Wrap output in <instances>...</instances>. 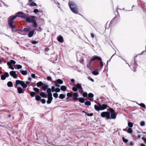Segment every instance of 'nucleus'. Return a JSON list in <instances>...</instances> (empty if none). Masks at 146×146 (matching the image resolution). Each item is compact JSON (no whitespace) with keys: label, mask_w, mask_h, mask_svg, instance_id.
<instances>
[{"label":"nucleus","mask_w":146,"mask_h":146,"mask_svg":"<svg viewBox=\"0 0 146 146\" xmlns=\"http://www.w3.org/2000/svg\"><path fill=\"white\" fill-rule=\"evenodd\" d=\"M69 6L72 11L74 13L77 14L78 11L76 4L72 1L69 2Z\"/></svg>","instance_id":"obj_1"},{"label":"nucleus","mask_w":146,"mask_h":146,"mask_svg":"<svg viewBox=\"0 0 146 146\" xmlns=\"http://www.w3.org/2000/svg\"><path fill=\"white\" fill-rule=\"evenodd\" d=\"M94 107L95 109L97 111L102 110L106 109L107 107V106L106 104L102 105L99 104L98 105L96 104L95 105Z\"/></svg>","instance_id":"obj_2"},{"label":"nucleus","mask_w":146,"mask_h":146,"mask_svg":"<svg viewBox=\"0 0 146 146\" xmlns=\"http://www.w3.org/2000/svg\"><path fill=\"white\" fill-rule=\"evenodd\" d=\"M16 17V16H11L9 17V19L8 24L10 27L14 28L15 27L14 25H13V23L14 22L13 20Z\"/></svg>","instance_id":"obj_3"},{"label":"nucleus","mask_w":146,"mask_h":146,"mask_svg":"<svg viewBox=\"0 0 146 146\" xmlns=\"http://www.w3.org/2000/svg\"><path fill=\"white\" fill-rule=\"evenodd\" d=\"M36 17L35 16H30L28 17L27 15V17L25 18L26 20L28 23H31L35 21L36 20L35 19Z\"/></svg>","instance_id":"obj_4"},{"label":"nucleus","mask_w":146,"mask_h":146,"mask_svg":"<svg viewBox=\"0 0 146 146\" xmlns=\"http://www.w3.org/2000/svg\"><path fill=\"white\" fill-rule=\"evenodd\" d=\"M101 115L102 117H106L108 119H111L110 113L108 111L102 112L101 113Z\"/></svg>","instance_id":"obj_5"},{"label":"nucleus","mask_w":146,"mask_h":146,"mask_svg":"<svg viewBox=\"0 0 146 146\" xmlns=\"http://www.w3.org/2000/svg\"><path fill=\"white\" fill-rule=\"evenodd\" d=\"M27 14H25L23 12H19L16 15L14 16H16V17H18L25 19V18L27 17Z\"/></svg>","instance_id":"obj_6"},{"label":"nucleus","mask_w":146,"mask_h":146,"mask_svg":"<svg viewBox=\"0 0 146 146\" xmlns=\"http://www.w3.org/2000/svg\"><path fill=\"white\" fill-rule=\"evenodd\" d=\"M96 60H101V58L99 56L95 55L92 57L90 60L92 62Z\"/></svg>","instance_id":"obj_7"},{"label":"nucleus","mask_w":146,"mask_h":146,"mask_svg":"<svg viewBox=\"0 0 146 146\" xmlns=\"http://www.w3.org/2000/svg\"><path fill=\"white\" fill-rule=\"evenodd\" d=\"M9 76V73L7 72H5L4 75H2L1 76V79L3 80H5L6 77H8Z\"/></svg>","instance_id":"obj_8"},{"label":"nucleus","mask_w":146,"mask_h":146,"mask_svg":"<svg viewBox=\"0 0 146 146\" xmlns=\"http://www.w3.org/2000/svg\"><path fill=\"white\" fill-rule=\"evenodd\" d=\"M92 62L90 60L87 65V67L90 70H92L93 69V68L92 66Z\"/></svg>","instance_id":"obj_9"},{"label":"nucleus","mask_w":146,"mask_h":146,"mask_svg":"<svg viewBox=\"0 0 146 146\" xmlns=\"http://www.w3.org/2000/svg\"><path fill=\"white\" fill-rule=\"evenodd\" d=\"M10 75L12 76L14 78H17V76L16 75L15 72L14 71H11L10 72Z\"/></svg>","instance_id":"obj_10"},{"label":"nucleus","mask_w":146,"mask_h":146,"mask_svg":"<svg viewBox=\"0 0 146 146\" xmlns=\"http://www.w3.org/2000/svg\"><path fill=\"white\" fill-rule=\"evenodd\" d=\"M48 99L47 102L48 104H50L51 103L52 100V95L48 96Z\"/></svg>","instance_id":"obj_11"},{"label":"nucleus","mask_w":146,"mask_h":146,"mask_svg":"<svg viewBox=\"0 0 146 146\" xmlns=\"http://www.w3.org/2000/svg\"><path fill=\"white\" fill-rule=\"evenodd\" d=\"M17 90L19 94H22L24 92V90H23L21 87H18L17 88Z\"/></svg>","instance_id":"obj_12"},{"label":"nucleus","mask_w":146,"mask_h":146,"mask_svg":"<svg viewBox=\"0 0 146 146\" xmlns=\"http://www.w3.org/2000/svg\"><path fill=\"white\" fill-rule=\"evenodd\" d=\"M46 92L47 93V96L52 95L51 93V90L50 88H48L47 89Z\"/></svg>","instance_id":"obj_13"},{"label":"nucleus","mask_w":146,"mask_h":146,"mask_svg":"<svg viewBox=\"0 0 146 146\" xmlns=\"http://www.w3.org/2000/svg\"><path fill=\"white\" fill-rule=\"evenodd\" d=\"M78 96V94L77 93L75 92L73 94L74 100H76L77 99V97Z\"/></svg>","instance_id":"obj_14"},{"label":"nucleus","mask_w":146,"mask_h":146,"mask_svg":"<svg viewBox=\"0 0 146 146\" xmlns=\"http://www.w3.org/2000/svg\"><path fill=\"white\" fill-rule=\"evenodd\" d=\"M7 65L9 66V68L11 69L12 70H14V68L13 66L11 64V62H7Z\"/></svg>","instance_id":"obj_15"},{"label":"nucleus","mask_w":146,"mask_h":146,"mask_svg":"<svg viewBox=\"0 0 146 146\" xmlns=\"http://www.w3.org/2000/svg\"><path fill=\"white\" fill-rule=\"evenodd\" d=\"M110 116L111 118L115 119L116 117V115L114 113H111Z\"/></svg>","instance_id":"obj_16"},{"label":"nucleus","mask_w":146,"mask_h":146,"mask_svg":"<svg viewBox=\"0 0 146 146\" xmlns=\"http://www.w3.org/2000/svg\"><path fill=\"white\" fill-rule=\"evenodd\" d=\"M58 41L60 42H63L64 40L63 37L61 36H60L58 37Z\"/></svg>","instance_id":"obj_17"},{"label":"nucleus","mask_w":146,"mask_h":146,"mask_svg":"<svg viewBox=\"0 0 146 146\" xmlns=\"http://www.w3.org/2000/svg\"><path fill=\"white\" fill-rule=\"evenodd\" d=\"M23 82V81L17 80L16 81V87H17L18 85L20 84L21 85Z\"/></svg>","instance_id":"obj_18"},{"label":"nucleus","mask_w":146,"mask_h":146,"mask_svg":"<svg viewBox=\"0 0 146 146\" xmlns=\"http://www.w3.org/2000/svg\"><path fill=\"white\" fill-rule=\"evenodd\" d=\"M76 86V87L77 88H78L79 89H80L81 90V91H82V86H81V85L79 84H78Z\"/></svg>","instance_id":"obj_19"},{"label":"nucleus","mask_w":146,"mask_h":146,"mask_svg":"<svg viewBox=\"0 0 146 146\" xmlns=\"http://www.w3.org/2000/svg\"><path fill=\"white\" fill-rule=\"evenodd\" d=\"M43 84V83L42 82L40 81L37 83L36 86L37 87H39V86H42Z\"/></svg>","instance_id":"obj_20"},{"label":"nucleus","mask_w":146,"mask_h":146,"mask_svg":"<svg viewBox=\"0 0 146 146\" xmlns=\"http://www.w3.org/2000/svg\"><path fill=\"white\" fill-rule=\"evenodd\" d=\"M66 95L63 94H61L60 95L59 98L61 99H63L65 97Z\"/></svg>","instance_id":"obj_21"},{"label":"nucleus","mask_w":146,"mask_h":146,"mask_svg":"<svg viewBox=\"0 0 146 146\" xmlns=\"http://www.w3.org/2000/svg\"><path fill=\"white\" fill-rule=\"evenodd\" d=\"M60 89L62 90L65 91L66 89V87L64 86H62L60 87Z\"/></svg>","instance_id":"obj_22"},{"label":"nucleus","mask_w":146,"mask_h":146,"mask_svg":"<svg viewBox=\"0 0 146 146\" xmlns=\"http://www.w3.org/2000/svg\"><path fill=\"white\" fill-rule=\"evenodd\" d=\"M34 33V31H30L28 34V36L29 37H32L33 36Z\"/></svg>","instance_id":"obj_23"},{"label":"nucleus","mask_w":146,"mask_h":146,"mask_svg":"<svg viewBox=\"0 0 146 146\" xmlns=\"http://www.w3.org/2000/svg\"><path fill=\"white\" fill-rule=\"evenodd\" d=\"M21 86L24 88H26L27 87V84L25 83L23 81L22 84H21Z\"/></svg>","instance_id":"obj_24"},{"label":"nucleus","mask_w":146,"mask_h":146,"mask_svg":"<svg viewBox=\"0 0 146 146\" xmlns=\"http://www.w3.org/2000/svg\"><path fill=\"white\" fill-rule=\"evenodd\" d=\"M8 86L9 87H12L13 86V84L12 82L11 81L9 82L7 84Z\"/></svg>","instance_id":"obj_25"},{"label":"nucleus","mask_w":146,"mask_h":146,"mask_svg":"<svg viewBox=\"0 0 146 146\" xmlns=\"http://www.w3.org/2000/svg\"><path fill=\"white\" fill-rule=\"evenodd\" d=\"M79 101L82 103H83L84 102V99L83 98H78Z\"/></svg>","instance_id":"obj_26"},{"label":"nucleus","mask_w":146,"mask_h":146,"mask_svg":"<svg viewBox=\"0 0 146 146\" xmlns=\"http://www.w3.org/2000/svg\"><path fill=\"white\" fill-rule=\"evenodd\" d=\"M29 5L30 6H35L37 5V4L34 2H32L30 3L29 4Z\"/></svg>","instance_id":"obj_27"},{"label":"nucleus","mask_w":146,"mask_h":146,"mask_svg":"<svg viewBox=\"0 0 146 146\" xmlns=\"http://www.w3.org/2000/svg\"><path fill=\"white\" fill-rule=\"evenodd\" d=\"M56 82L59 84H62L63 83V81L60 79H58L56 80Z\"/></svg>","instance_id":"obj_28"},{"label":"nucleus","mask_w":146,"mask_h":146,"mask_svg":"<svg viewBox=\"0 0 146 146\" xmlns=\"http://www.w3.org/2000/svg\"><path fill=\"white\" fill-rule=\"evenodd\" d=\"M48 88V86L46 84H43L42 86V88L43 89H47Z\"/></svg>","instance_id":"obj_29"},{"label":"nucleus","mask_w":146,"mask_h":146,"mask_svg":"<svg viewBox=\"0 0 146 146\" xmlns=\"http://www.w3.org/2000/svg\"><path fill=\"white\" fill-rule=\"evenodd\" d=\"M82 112H83L85 113L88 116H93V114L92 113H88L84 111H83Z\"/></svg>","instance_id":"obj_30"},{"label":"nucleus","mask_w":146,"mask_h":146,"mask_svg":"<svg viewBox=\"0 0 146 146\" xmlns=\"http://www.w3.org/2000/svg\"><path fill=\"white\" fill-rule=\"evenodd\" d=\"M92 74L94 75H97L99 74V73L97 71L94 70L92 72Z\"/></svg>","instance_id":"obj_31"},{"label":"nucleus","mask_w":146,"mask_h":146,"mask_svg":"<svg viewBox=\"0 0 146 146\" xmlns=\"http://www.w3.org/2000/svg\"><path fill=\"white\" fill-rule=\"evenodd\" d=\"M40 96L42 97H46V94L44 92H42L40 94Z\"/></svg>","instance_id":"obj_32"},{"label":"nucleus","mask_w":146,"mask_h":146,"mask_svg":"<svg viewBox=\"0 0 146 146\" xmlns=\"http://www.w3.org/2000/svg\"><path fill=\"white\" fill-rule=\"evenodd\" d=\"M127 131L128 133H130L131 134H132L133 132L131 128H129Z\"/></svg>","instance_id":"obj_33"},{"label":"nucleus","mask_w":146,"mask_h":146,"mask_svg":"<svg viewBox=\"0 0 146 146\" xmlns=\"http://www.w3.org/2000/svg\"><path fill=\"white\" fill-rule=\"evenodd\" d=\"M33 26L34 27H36L37 26V25L36 21V20H35V21L33 22Z\"/></svg>","instance_id":"obj_34"},{"label":"nucleus","mask_w":146,"mask_h":146,"mask_svg":"<svg viewBox=\"0 0 146 146\" xmlns=\"http://www.w3.org/2000/svg\"><path fill=\"white\" fill-rule=\"evenodd\" d=\"M99 61H100V68H102L104 64L103 62L102 61V59H101V60H100Z\"/></svg>","instance_id":"obj_35"},{"label":"nucleus","mask_w":146,"mask_h":146,"mask_svg":"<svg viewBox=\"0 0 146 146\" xmlns=\"http://www.w3.org/2000/svg\"><path fill=\"white\" fill-rule=\"evenodd\" d=\"M128 126L130 127H132L133 126V124L131 122L128 123Z\"/></svg>","instance_id":"obj_36"},{"label":"nucleus","mask_w":146,"mask_h":146,"mask_svg":"<svg viewBox=\"0 0 146 146\" xmlns=\"http://www.w3.org/2000/svg\"><path fill=\"white\" fill-rule=\"evenodd\" d=\"M85 104L86 105L90 106L91 105V102H90L88 101L86 102L85 103Z\"/></svg>","instance_id":"obj_37"},{"label":"nucleus","mask_w":146,"mask_h":146,"mask_svg":"<svg viewBox=\"0 0 146 146\" xmlns=\"http://www.w3.org/2000/svg\"><path fill=\"white\" fill-rule=\"evenodd\" d=\"M22 74L24 75H26L27 74V73L26 71L24 70H21Z\"/></svg>","instance_id":"obj_38"},{"label":"nucleus","mask_w":146,"mask_h":146,"mask_svg":"<svg viewBox=\"0 0 146 146\" xmlns=\"http://www.w3.org/2000/svg\"><path fill=\"white\" fill-rule=\"evenodd\" d=\"M139 105L141 106L144 108H145V106L144 104L141 103L140 104H139Z\"/></svg>","instance_id":"obj_39"},{"label":"nucleus","mask_w":146,"mask_h":146,"mask_svg":"<svg viewBox=\"0 0 146 146\" xmlns=\"http://www.w3.org/2000/svg\"><path fill=\"white\" fill-rule=\"evenodd\" d=\"M33 90L36 92H39V89L37 88H33Z\"/></svg>","instance_id":"obj_40"},{"label":"nucleus","mask_w":146,"mask_h":146,"mask_svg":"<svg viewBox=\"0 0 146 146\" xmlns=\"http://www.w3.org/2000/svg\"><path fill=\"white\" fill-rule=\"evenodd\" d=\"M53 96L54 98H57L58 96V94L56 93H54L53 94Z\"/></svg>","instance_id":"obj_41"},{"label":"nucleus","mask_w":146,"mask_h":146,"mask_svg":"<svg viewBox=\"0 0 146 146\" xmlns=\"http://www.w3.org/2000/svg\"><path fill=\"white\" fill-rule=\"evenodd\" d=\"M36 100L37 101L39 100L40 99V97L39 96H36Z\"/></svg>","instance_id":"obj_42"},{"label":"nucleus","mask_w":146,"mask_h":146,"mask_svg":"<svg viewBox=\"0 0 146 146\" xmlns=\"http://www.w3.org/2000/svg\"><path fill=\"white\" fill-rule=\"evenodd\" d=\"M94 95L92 93H90L88 94V96L89 97L92 98L94 96Z\"/></svg>","instance_id":"obj_43"},{"label":"nucleus","mask_w":146,"mask_h":146,"mask_svg":"<svg viewBox=\"0 0 146 146\" xmlns=\"http://www.w3.org/2000/svg\"><path fill=\"white\" fill-rule=\"evenodd\" d=\"M140 125L141 126H143L145 125V122L144 121H142L140 122Z\"/></svg>","instance_id":"obj_44"},{"label":"nucleus","mask_w":146,"mask_h":146,"mask_svg":"<svg viewBox=\"0 0 146 146\" xmlns=\"http://www.w3.org/2000/svg\"><path fill=\"white\" fill-rule=\"evenodd\" d=\"M35 94V93L34 92H31L30 93V95L32 97H34Z\"/></svg>","instance_id":"obj_45"},{"label":"nucleus","mask_w":146,"mask_h":146,"mask_svg":"<svg viewBox=\"0 0 146 146\" xmlns=\"http://www.w3.org/2000/svg\"><path fill=\"white\" fill-rule=\"evenodd\" d=\"M82 95L84 97H86L88 96V94L86 92H85L83 93Z\"/></svg>","instance_id":"obj_46"},{"label":"nucleus","mask_w":146,"mask_h":146,"mask_svg":"<svg viewBox=\"0 0 146 146\" xmlns=\"http://www.w3.org/2000/svg\"><path fill=\"white\" fill-rule=\"evenodd\" d=\"M122 140L125 143H126L128 141V140L126 139H125L124 137L122 138Z\"/></svg>","instance_id":"obj_47"},{"label":"nucleus","mask_w":146,"mask_h":146,"mask_svg":"<svg viewBox=\"0 0 146 146\" xmlns=\"http://www.w3.org/2000/svg\"><path fill=\"white\" fill-rule=\"evenodd\" d=\"M60 90L59 88H56L55 89V92H60Z\"/></svg>","instance_id":"obj_48"},{"label":"nucleus","mask_w":146,"mask_h":146,"mask_svg":"<svg viewBox=\"0 0 146 146\" xmlns=\"http://www.w3.org/2000/svg\"><path fill=\"white\" fill-rule=\"evenodd\" d=\"M16 66L18 69H20L22 68V66L20 65H16Z\"/></svg>","instance_id":"obj_49"},{"label":"nucleus","mask_w":146,"mask_h":146,"mask_svg":"<svg viewBox=\"0 0 146 146\" xmlns=\"http://www.w3.org/2000/svg\"><path fill=\"white\" fill-rule=\"evenodd\" d=\"M72 90L73 91L76 92L77 91V88L76 87H74L72 88Z\"/></svg>","instance_id":"obj_50"},{"label":"nucleus","mask_w":146,"mask_h":146,"mask_svg":"<svg viewBox=\"0 0 146 146\" xmlns=\"http://www.w3.org/2000/svg\"><path fill=\"white\" fill-rule=\"evenodd\" d=\"M55 89L56 88H55L54 86H52L51 90L52 92H54L55 91Z\"/></svg>","instance_id":"obj_51"},{"label":"nucleus","mask_w":146,"mask_h":146,"mask_svg":"<svg viewBox=\"0 0 146 146\" xmlns=\"http://www.w3.org/2000/svg\"><path fill=\"white\" fill-rule=\"evenodd\" d=\"M33 12L35 13H36L39 12V11L38 9H35L33 10Z\"/></svg>","instance_id":"obj_52"},{"label":"nucleus","mask_w":146,"mask_h":146,"mask_svg":"<svg viewBox=\"0 0 146 146\" xmlns=\"http://www.w3.org/2000/svg\"><path fill=\"white\" fill-rule=\"evenodd\" d=\"M67 96H68V97H71L72 96V95L70 93L68 92V93H67Z\"/></svg>","instance_id":"obj_53"},{"label":"nucleus","mask_w":146,"mask_h":146,"mask_svg":"<svg viewBox=\"0 0 146 146\" xmlns=\"http://www.w3.org/2000/svg\"><path fill=\"white\" fill-rule=\"evenodd\" d=\"M11 62V64H14L16 63V62L14 60H10V62Z\"/></svg>","instance_id":"obj_54"},{"label":"nucleus","mask_w":146,"mask_h":146,"mask_svg":"<svg viewBox=\"0 0 146 146\" xmlns=\"http://www.w3.org/2000/svg\"><path fill=\"white\" fill-rule=\"evenodd\" d=\"M109 111L111 112V113H114V110L111 108H110L109 109Z\"/></svg>","instance_id":"obj_55"},{"label":"nucleus","mask_w":146,"mask_h":146,"mask_svg":"<svg viewBox=\"0 0 146 146\" xmlns=\"http://www.w3.org/2000/svg\"><path fill=\"white\" fill-rule=\"evenodd\" d=\"M128 144L130 146H133V142H129Z\"/></svg>","instance_id":"obj_56"},{"label":"nucleus","mask_w":146,"mask_h":146,"mask_svg":"<svg viewBox=\"0 0 146 146\" xmlns=\"http://www.w3.org/2000/svg\"><path fill=\"white\" fill-rule=\"evenodd\" d=\"M42 29L40 27H39L38 28V29H36V31H39V32L41 31H42Z\"/></svg>","instance_id":"obj_57"},{"label":"nucleus","mask_w":146,"mask_h":146,"mask_svg":"<svg viewBox=\"0 0 146 146\" xmlns=\"http://www.w3.org/2000/svg\"><path fill=\"white\" fill-rule=\"evenodd\" d=\"M142 136V135L140 134H138V136L137 137V139H139Z\"/></svg>","instance_id":"obj_58"},{"label":"nucleus","mask_w":146,"mask_h":146,"mask_svg":"<svg viewBox=\"0 0 146 146\" xmlns=\"http://www.w3.org/2000/svg\"><path fill=\"white\" fill-rule=\"evenodd\" d=\"M40 101L43 104H44L46 102L45 100L44 99H41Z\"/></svg>","instance_id":"obj_59"},{"label":"nucleus","mask_w":146,"mask_h":146,"mask_svg":"<svg viewBox=\"0 0 146 146\" xmlns=\"http://www.w3.org/2000/svg\"><path fill=\"white\" fill-rule=\"evenodd\" d=\"M142 139L145 142V143H146V138H145L144 137H142Z\"/></svg>","instance_id":"obj_60"},{"label":"nucleus","mask_w":146,"mask_h":146,"mask_svg":"<svg viewBox=\"0 0 146 146\" xmlns=\"http://www.w3.org/2000/svg\"><path fill=\"white\" fill-rule=\"evenodd\" d=\"M23 31H24L28 32L29 31V30L27 28H25L23 29Z\"/></svg>","instance_id":"obj_61"},{"label":"nucleus","mask_w":146,"mask_h":146,"mask_svg":"<svg viewBox=\"0 0 146 146\" xmlns=\"http://www.w3.org/2000/svg\"><path fill=\"white\" fill-rule=\"evenodd\" d=\"M31 43L34 44H35L37 43V42L34 40H33L31 41Z\"/></svg>","instance_id":"obj_62"},{"label":"nucleus","mask_w":146,"mask_h":146,"mask_svg":"<svg viewBox=\"0 0 146 146\" xmlns=\"http://www.w3.org/2000/svg\"><path fill=\"white\" fill-rule=\"evenodd\" d=\"M55 86L57 87L58 88H59L60 87V85L59 84H58L57 83L55 84Z\"/></svg>","instance_id":"obj_63"},{"label":"nucleus","mask_w":146,"mask_h":146,"mask_svg":"<svg viewBox=\"0 0 146 146\" xmlns=\"http://www.w3.org/2000/svg\"><path fill=\"white\" fill-rule=\"evenodd\" d=\"M51 79V78L50 76H48L47 78V80H50Z\"/></svg>","instance_id":"obj_64"}]
</instances>
